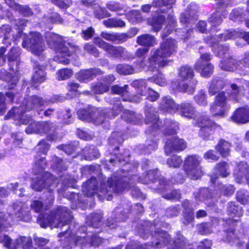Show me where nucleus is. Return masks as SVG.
I'll use <instances>...</instances> for the list:
<instances>
[{
  "mask_svg": "<svg viewBox=\"0 0 249 249\" xmlns=\"http://www.w3.org/2000/svg\"><path fill=\"white\" fill-rule=\"evenodd\" d=\"M231 142L224 139H220L217 144L214 146V149L222 158H227L231 154Z\"/></svg>",
  "mask_w": 249,
  "mask_h": 249,
  "instance_id": "bb28decb",
  "label": "nucleus"
},
{
  "mask_svg": "<svg viewBox=\"0 0 249 249\" xmlns=\"http://www.w3.org/2000/svg\"><path fill=\"white\" fill-rule=\"evenodd\" d=\"M176 112L182 117L189 120H196L197 110L193 103L190 101H184L177 104Z\"/></svg>",
  "mask_w": 249,
  "mask_h": 249,
  "instance_id": "a211bd4d",
  "label": "nucleus"
},
{
  "mask_svg": "<svg viewBox=\"0 0 249 249\" xmlns=\"http://www.w3.org/2000/svg\"><path fill=\"white\" fill-rule=\"evenodd\" d=\"M156 221L154 222L149 227L153 238L152 245H140L139 243L134 242L128 244L125 249H154L155 248H160L170 243V236L167 232L160 230L157 227Z\"/></svg>",
  "mask_w": 249,
  "mask_h": 249,
  "instance_id": "20e7f679",
  "label": "nucleus"
},
{
  "mask_svg": "<svg viewBox=\"0 0 249 249\" xmlns=\"http://www.w3.org/2000/svg\"><path fill=\"white\" fill-rule=\"evenodd\" d=\"M43 178H40L36 180L32 185V188L37 191H41L46 186L50 185L51 183V174L50 172H45Z\"/></svg>",
  "mask_w": 249,
  "mask_h": 249,
  "instance_id": "2f4dec72",
  "label": "nucleus"
},
{
  "mask_svg": "<svg viewBox=\"0 0 249 249\" xmlns=\"http://www.w3.org/2000/svg\"><path fill=\"white\" fill-rule=\"evenodd\" d=\"M201 162V159L198 155H188L184 160L183 170L184 171H202Z\"/></svg>",
  "mask_w": 249,
  "mask_h": 249,
  "instance_id": "aec40b11",
  "label": "nucleus"
},
{
  "mask_svg": "<svg viewBox=\"0 0 249 249\" xmlns=\"http://www.w3.org/2000/svg\"><path fill=\"white\" fill-rule=\"evenodd\" d=\"M81 155L82 159L87 160H92L100 157V153L96 146L88 144L82 148L80 152L77 153L76 156Z\"/></svg>",
  "mask_w": 249,
  "mask_h": 249,
  "instance_id": "5701e85b",
  "label": "nucleus"
},
{
  "mask_svg": "<svg viewBox=\"0 0 249 249\" xmlns=\"http://www.w3.org/2000/svg\"><path fill=\"white\" fill-rule=\"evenodd\" d=\"M19 48L13 47L11 48L8 53V64L9 70L14 71L17 70L19 65Z\"/></svg>",
  "mask_w": 249,
  "mask_h": 249,
  "instance_id": "393cba45",
  "label": "nucleus"
},
{
  "mask_svg": "<svg viewBox=\"0 0 249 249\" xmlns=\"http://www.w3.org/2000/svg\"><path fill=\"white\" fill-rule=\"evenodd\" d=\"M49 21L53 24H62L63 19L57 12H52L49 17Z\"/></svg>",
  "mask_w": 249,
  "mask_h": 249,
  "instance_id": "774afa93",
  "label": "nucleus"
},
{
  "mask_svg": "<svg viewBox=\"0 0 249 249\" xmlns=\"http://www.w3.org/2000/svg\"><path fill=\"white\" fill-rule=\"evenodd\" d=\"M212 59V56L209 53H201L199 58L196 60L195 64L198 66H201L202 64L205 63H211L210 61Z\"/></svg>",
  "mask_w": 249,
  "mask_h": 249,
  "instance_id": "69168bd1",
  "label": "nucleus"
},
{
  "mask_svg": "<svg viewBox=\"0 0 249 249\" xmlns=\"http://www.w3.org/2000/svg\"><path fill=\"white\" fill-rule=\"evenodd\" d=\"M194 67H192L188 64L181 65L178 69V79L172 81L170 84V89L172 92L185 93L189 87L187 83L182 82L189 81L192 84V92L193 93L198 82L194 78L195 72Z\"/></svg>",
  "mask_w": 249,
  "mask_h": 249,
  "instance_id": "f03ea898",
  "label": "nucleus"
},
{
  "mask_svg": "<svg viewBox=\"0 0 249 249\" xmlns=\"http://www.w3.org/2000/svg\"><path fill=\"white\" fill-rule=\"evenodd\" d=\"M177 104L175 103L174 99L169 96L162 97L158 106L159 110L163 112L171 113L176 111Z\"/></svg>",
  "mask_w": 249,
  "mask_h": 249,
  "instance_id": "a878e982",
  "label": "nucleus"
},
{
  "mask_svg": "<svg viewBox=\"0 0 249 249\" xmlns=\"http://www.w3.org/2000/svg\"><path fill=\"white\" fill-rule=\"evenodd\" d=\"M82 240H85L87 242L89 243L91 246H98L102 242V239L96 234L93 235L90 238L89 236L86 238H85L84 237H77L76 242L77 243H84V242L81 241Z\"/></svg>",
  "mask_w": 249,
  "mask_h": 249,
  "instance_id": "37998d69",
  "label": "nucleus"
},
{
  "mask_svg": "<svg viewBox=\"0 0 249 249\" xmlns=\"http://www.w3.org/2000/svg\"><path fill=\"white\" fill-rule=\"evenodd\" d=\"M80 85L78 83L70 81L67 83V89L69 92L74 95L81 94V91L78 89Z\"/></svg>",
  "mask_w": 249,
  "mask_h": 249,
  "instance_id": "bf43d9fd",
  "label": "nucleus"
},
{
  "mask_svg": "<svg viewBox=\"0 0 249 249\" xmlns=\"http://www.w3.org/2000/svg\"><path fill=\"white\" fill-rule=\"evenodd\" d=\"M57 148L64 152L68 155H71L76 153L79 148V144L76 142H71L68 144H62Z\"/></svg>",
  "mask_w": 249,
  "mask_h": 249,
  "instance_id": "f704fd0d",
  "label": "nucleus"
},
{
  "mask_svg": "<svg viewBox=\"0 0 249 249\" xmlns=\"http://www.w3.org/2000/svg\"><path fill=\"white\" fill-rule=\"evenodd\" d=\"M194 126L198 127V136L204 141L211 139L216 130L221 129V126L207 115H201L196 120Z\"/></svg>",
  "mask_w": 249,
  "mask_h": 249,
  "instance_id": "423d86ee",
  "label": "nucleus"
},
{
  "mask_svg": "<svg viewBox=\"0 0 249 249\" xmlns=\"http://www.w3.org/2000/svg\"><path fill=\"white\" fill-rule=\"evenodd\" d=\"M136 43L139 45L148 49L157 44L155 37L149 34H143L138 36Z\"/></svg>",
  "mask_w": 249,
  "mask_h": 249,
  "instance_id": "cd10ccee",
  "label": "nucleus"
},
{
  "mask_svg": "<svg viewBox=\"0 0 249 249\" xmlns=\"http://www.w3.org/2000/svg\"><path fill=\"white\" fill-rule=\"evenodd\" d=\"M15 211L16 215L20 219L23 218V217L27 215L29 213L28 208L23 204H20L15 209Z\"/></svg>",
  "mask_w": 249,
  "mask_h": 249,
  "instance_id": "052dcab7",
  "label": "nucleus"
},
{
  "mask_svg": "<svg viewBox=\"0 0 249 249\" xmlns=\"http://www.w3.org/2000/svg\"><path fill=\"white\" fill-rule=\"evenodd\" d=\"M166 163L170 168H178L182 165L183 160L181 156L174 155L167 159Z\"/></svg>",
  "mask_w": 249,
  "mask_h": 249,
  "instance_id": "c03bdc74",
  "label": "nucleus"
},
{
  "mask_svg": "<svg viewBox=\"0 0 249 249\" xmlns=\"http://www.w3.org/2000/svg\"><path fill=\"white\" fill-rule=\"evenodd\" d=\"M116 71L123 75H130L134 73V68L132 65L127 64H119L116 67Z\"/></svg>",
  "mask_w": 249,
  "mask_h": 249,
  "instance_id": "ea45409f",
  "label": "nucleus"
},
{
  "mask_svg": "<svg viewBox=\"0 0 249 249\" xmlns=\"http://www.w3.org/2000/svg\"><path fill=\"white\" fill-rule=\"evenodd\" d=\"M237 61L232 57L223 59L220 62L222 70L227 71H233L237 67Z\"/></svg>",
  "mask_w": 249,
  "mask_h": 249,
  "instance_id": "c9c22d12",
  "label": "nucleus"
},
{
  "mask_svg": "<svg viewBox=\"0 0 249 249\" xmlns=\"http://www.w3.org/2000/svg\"><path fill=\"white\" fill-rule=\"evenodd\" d=\"M47 42L51 48H53L56 53L65 56H71L72 53L65 45V43L58 40V35L54 33H51L47 37Z\"/></svg>",
  "mask_w": 249,
  "mask_h": 249,
  "instance_id": "4468645a",
  "label": "nucleus"
},
{
  "mask_svg": "<svg viewBox=\"0 0 249 249\" xmlns=\"http://www.w3.org/2000/svg\"><path fill=\"white\" fill-rule=\"evenodd\" d=\"M177 48L176 40L169 38L160 42L158 49L167 58L177 52Z\"/></svg>",
  "mask_w": 249,
  "mask_h": 249,
  "instance_id": "4be33fe9",
  "label": "nucleus"
},
{
  "mask_svg": "<svg viewBox=\"0 0 249 249\" xmlns=\"http://www.w3.org/2000/svg\"><path fill=\"white\" fill-rule=\"evenodd\" d=\"M177 24L176 20L172 18L168 20V24L166 25L164 31L161 35V37L163 40H165L166 39L165 38L175 29Z\"/></svg>",
  "mask_w": 249,
  "mask_h": 249,
  "instance_id": "3c124183",
  "label": "nucleus"
},
{
  "mask_svg": "<svg viewBox=\"0 0 249 249\" xmlns=\"http://www.w3.org/2000/svg\"><path fill=\"white\" fill-rule=\"evenodd\" d=\"M170 61L158 49H156L148 58V70L155 71L169 65Z\"/></svg>",
  "mask_w": 249,
  "mask_h": 249,
  "instance_id": "9d476101",
  "label": "nucleus"
},
{
  "mask_svg": "<svg viewBox=\"0 0 249 249\" xmlns=\"http://www.w3.org/2000/svg\"><path fill=\"white\" fill-rule=\"evenodd\" d=\"M0 243H2L8 249H17L20 246L17 245V240L13 242L8 236L5 234L0 235Z\"/></svg>",
  "mask_w": 249,
  "mask_h": 249,
  "instance_id": "49530a36",
  "label": "nucleus"
},
{
  "mask_svg": "<svg viewBox=\"0 0 249 249\" xmlns=\"http://www.w3.org/2000/svg\"><path fill=\"white\" fill-rule=\"evenodd\" d=\"M73 218L71 211L67 207L60 206L51 215L45 214L39 217L37 222L42 228L48 226L53 228H61L66 225Z\"/></svg>",
  "mask_w": 249,
  "mask_h": 249,
  "instance_id": "7ed1b4c3",
  "label": "nucleus"
},
{
  "mask_svg": "<svg viewBox=\"0 0 249 249\" xmlns=\"http://www.w3.org/2000/svg\"><path fill=\"white\" fill-rule=\"evenodd\" d=\"M17 245H20L23 249H31L32 248V240L30 238L22 236L17 239Z\"/></svg>",
  "mask_w": 249,
  "mask_h": 249,
  "instance_id": "6e6d98bb",
  "label": "nucleus"
},
{
  "mask_svg": "<svg viewBox=\"0 0 249 249\" xmlns=\"http://www.w3.org/2000/svg\"><path fill=\"white\" fill-rule=\"evenodd\" d=\"M15 8L17 11L24 17L31 16L33 14L32 9L28 6L16 4Z\"/></svg>",
  "mask_w": 249,
  "mask_h": 249,
  "instance_id": "4d7b16f0",
  "label": "nucleus"
},
{
  "mask_svg": "<svg viewBox=\"0 0 249 249\" xmlns=\"http://www.w3.org/2000/svg\"><path fill=\"white\" fill-rule=\"evenodd\" d=\"M165 19V17L163 15H157L153 17L151 23L153 30L156 32H159L161 29Z\"/></svg>",
  "mask_w": 249,
  "mask_h": 249,
  "instance_id": "a19ab883",
  "label": "nucleus"
},
{
  "mask_svg": "<svg viewBox=\"0 0 249 249\" xmlns=\"http://www.w3.org/2000/svg\"><path fill=\"white\" fill-rule=\"evenodd\" d=\"M108 187L111 191L120 193L124 190L132 188V195L139 197L141 195L140 190L134 185L132 179L127 177L120 178L116 176H112L107 181Z\"/></svg>",
  "mask_w": 249,
  "mask_h": 249,
  "instance_id": "0eeeda50",
  "label": "nucleus"
},
{
  "mask_svg": "<svg viewBox=\"0 0 249 249\" xmlns=\"http://www.w3.org/2000/svg\"><path fill=\"white\" fill-rule=\"evenodd\" d=\"M29 47L32 53L37 56H40L44 51V43L40 35L32 36L29 39Z\"/></svg>",
  "mask_w": 249,
  "mask_h": 249,
  "instance_id": "b1692460",
  "label": "nucleus"
},
{
  "mask_svg": "<svg viewBox=\"0 0 249 249\" xmlns=\"http://www.w3.org/2000/svg\"><path fill=\"white\" fill-rule=\"evenodd\" d=\"M194 68L202 77L208 78L213 74L214 67L211 63H206L200 66L194 64Z\"/></svg>",
  "mask_w": 249,
  "mask_h": 249,
  "instance_id": "473e14b6",
  "label": "nucleus"
},
{
  "mask_svg": "<svg viewBox=\"0 0 249 249\" xmlns=\"http://www.w3.org/2000/svg\"><path fill=\"white\" fill-rule=\"evenodd\" d=\"M144 113L145 123L147 124H151L150 126V130L156 131L160 129V127L158 123L160 119L156 108L151 105H146L144 107Z\"/></svg>",
  "mask_w": 249,
  "mask_h": 249,
  "instance_id": "dca6fc26",
  "label": "nucleus"
},
{
  "mask_svg": "<svg viewBox=\"0 0 249 249\" xmlns=\"http://www.w3.org/2000/svg\"><path fill=\"white\" fill-rule=\"evenodd\" d=\"M48 166V162L45 157H43L39 154H36L34 156L32 164L33 171H45Z\"/></svg>",
  "mask_w": 249,
  "mask_h": 249,
  "instance_id": "c756f323",
  "label": "nucleus"
},
{
  "mask_svg": "<svg viewBox=\"0 0 249 249\" xmlns=\"http://www.w3.org/2000/svg\"><path fill=\"white\" fill-rule=\"evenodd\" d=\"M187 143L185 140L178 136L168 139L164 146V152L168 156L173 152L179 153L187 148Z\"/></svg>",
  "mask_w": 249,
  "mask_h": 249,
  "instance_id": "9b49d317",
  "label": "nucleus"
},
{
  "mask_svg": "<svg viewBox=\"0 0 249 249\" xmlns=\"http://www.w3.org/2000/svg\"><path fill=\"white\" fill-rule=\"evenodd\" d=\"M230 119L237 124L249 122V107L246 106L238 107L234 111Z\"/></svg>",
  "mask_w": 249,
  "mask_h": 249,
  "instance_id": "412c9836",
  "label": "nucleus"
},
{
  "mask_svg": "<svg viewBox=\"0 0 249 249\" xmlns=\"http://www.w3.org/2000/svg\"><path fill=\"white\" fill-rule=\"evenodd\" d=\"M56 74L58 80H66L72 75V71L71 69L63 68L57 71Z\"/></svg>",
  "mask_w": 249,
  "mask_h": 249,
  "instance_id": "864d4df0",
  "label": "nucleus"
},
{
  "mask_svg": "<svg viewBox=\"0 0 249 249\" xmlns=\"http://www.w3.org/2000/svg\"><path fill=\"white\" fill-rule=\"evenodd\" d=\"M247 17L246 11L242 8L233 9L230 14V19L234 22H242Z\"/></svg>",
  "mask_w": 249,
  "mask_h": 249,
  "instance_id": "72a5a7b5",
  "label": "nucleus"
},
{
  "mask_svg": "<svg viewBox=\"0 0 249 249\" xmlns=\"http://www.w3.org/2000/svg\"><path fill=\"white\" fill-rule=\"evenodd\" d=\"M236 30H227L224 33L218 34L216 36L218 41H226L228 40L236 38Z\"/></svg>",
  "mask_w": 249,
  "mask_h": 249,
  "instance_id": "a18cd8bd",
  "label": "nucleus"
},
{
  "mask_svg": "<svg viewBox=\"0 0 249 249\" xmlns=\"http://www.w3.org/2000/svg\"><path fill=\"white\" fill-rule=\"evenodd\" d=\"M94 114V111L88 108H80L77 111L78 118L83 121H91Z\"/></svg>",
  "mask_w": 249,
  "mask_h": 249,
  "instance_id": "09e8293b",
  "label": "nucleus"
},
{
  "mask_svg": "<svg viewBox=\"0 0 249 249\" xmlns=\"http://www.w3.org/2000/svg\"><path fill=\"white\" fill-rule=\"evenodd\" d=\"M123 140L120 137H111L108 139L107 152L108 154L114 156L115 159H110L107 160H101V164H90L82 166L81 171H101L103 167L105 170L116 171H125L122 169L123 166L129 164V154L126 153V150L123 153H120V147L122 145ZM126 171H129L127 170Z\"/></svg>",
  "mask_w": 249,
  "mask_h": 249,
  "instance_id": "f257e3e1",
  "label": "nucleus"
},
{
  "mask_svg": "<svg viewBox=\"0 0 249 249\" xmlns=\"http://www.w3.org/2000/svg\"><path fill=\"white\" fill-rule=\"evenodd\" d=\"M38 146V150L36 152V154H41L47 155L48 151L49 150L51 145L48 143L45 139H43L41 140L37 143V145Z\"/></svg>",
  "mask_w": 249,
  "mask_h": 249,
  "instance_id": "5fc2aeb1",
  "label": "nucleus"
},
{
  "mask_svg": "<svg viewBox=\"0 0 249 249\" xmlns=\"http://www.w3.org/2000/svg\"><path fill=\"white\" fill-rule=\"evenodd\" d=\"M98 184L96 179L92 177L83 185L82 187L83 193L87 196H91L98 192L106 194L108 192L107 186L104 182H101L100 188H99Z\"/></svg>",
  "mask_w": 249,
  "mask_h": 249,
  "instance_id": "2eb2a0df",
  "label": "nucleus"
},
{
  "mask_svg": "<svg viewBox=\"0 0 249 249\" xmlns=\"http://www.w3.org/2000/svg\"><path fill=\"white\" fill-rule=\"evenodd\" d=\"M33 73L31 79V87L38 89L40 85L47 80L46 66L41 65L38 61L34 62Z\"/></svg>",
  "mask_w": 249,
  "mask_h": 249,
  "instance_id": "f8f14e48",
  "label": "nucleus"
},
{
  "mask_svg": "<svg viewBox=\"0 0 249 249\" xmlns=\"http://www.w3.org/2000/svg\"><path fill=\"white\" fill-rule=\"evenodd\" d=\"M84 50L86 52L95 57H98L100 55V52L96 47L89 43H86L84 44Z\"/></svg>",
  "mask_w": 249,
  "mask_h": 249,
  "instance_id": "13d9d810",
  "label": "nucleus"
},
{
  "mask_svg": "<svg viewBox=\"0 0 249 249\" xmlns=\"http://www.w3.org/2000/svg\"><path fill=\"white\" fill-rule=\"evenodd\" d=\"M27 20L25 19L19 18L15 20V25L18 30L17 33L18 36H21L23 30L27 26Z\"/></svg>",
  "mask_w": 249,
  "mask_h": 249,
  "instance_id": "338daca9",
  "label": "nucleus"
},
{
  "mask_svg": "<svg viewBox=\"0 0 249 249\" xmlns=\"http://www.w3.org/2000/svg\"><path fill=\"white\" fill-rule=\"evenodd\" d=\"M194 100L200 106L206 107L208 105L207 95L204 89L199 90L194 96Z\"/></svg>",
  "mask_w": 249,
  "mask_h": 249,
  "instance_id": "79ce46f5",
  "label": "nucleus"
},
{
  "mask_svg": "<svg viewBox=\"0 0 249 249\" xmlns=\"http://www.w3.org/2000/svg\"><path fill=\"white\" fill-rule=\"evenodd\" d=\"M53 127V123L50 121H34L27 126L26 132L27 133L47 134L52 131Z\"/></svg>",
  "mask_w": 249,
  "mask_h": 249,
  "instance_id": "f3484780",
  "label": "nucleus"
},
{
  "mask_svg": "<svg viewBox=\"0 0 249 249\" xmlns=\"http://www.w3.org/2000/svg\"><path fill=\"white\" fill-rule=\"evenodd\" d=\"M121 112H123L124 115H129L131 117L134 116L135 114L133 111L124 109L122 104L119 103L114 104L111 108H105L97 113L96 111H94L95 114L91 121H93L96 125L102 124L106 118H114Z\"/></svg>",
  "mask_w": 249,
  "mask_h": 249,
  "instance_id": "6e6552de",
  "label": "nucleus"
},
{
  "mask_svg": "<svg viewBox=\"0 0 249 249\" xmlns=\"http://www.w3.org/2000/svg\"><path fill=\"white\" fill-rule=\"evenodd\" d=\"M211 46L213 48V52L219 57H223L229 51V46L225 45L212 42Z\"/></svg>",
  "mask_w": 249,
  "mask_h": 249,
  "instance_id": "58836bf2",
  "label": "nucleus"
},
{
  "mask_svg": "<svg viewBox=\"0 0 249 249\" xmlns=\"http://www.w3.org/2000/svg\"><path fill=\"white\" fill-rule=\"evenodd\" d=\"M106 7L112 12H118L122 11L124 7L119 2L111 0L106 4Z\"/></svg>",
  "mask_w": 249,
  "mask_h": 249,
  "instance_id": "e2e57ef3",
  "label": "nucleus"
},
{
  "mask_svg": "<svg viewBox=\"0 0 249 249\" xmlns=\"http://www.w3.org/2000/svg\"><path fill=\"white\" fill-rule=\"evenodd\" d=\"M228 98L226 92L219 91L215 95L213 102L210 105V111L213 117L223 118L227 115L229 107H227Z\"/></svg>",
  "mask_w": 249,
  "mask_h": 249,
  "instance_id": "1a4fd4ad",
  "label": "nucleus"
},
{
  "mask_svg": "<svg viewBox=\"0 0 249 249\" xmlns=\"http://www.w3.org/2000/svg\"><path fill=\"white\" fill-rule=\"evenodd\" d=\"M104 74L98 68H91L81 70L76 74V79L80 82L87 83L93 80L96 76Z\"/></svg>",
  "mask_w": 249,
  "mask_h": 249,
  "instance_id": "6ab92c4d",
  "label": "nucleus"
},
{
  "mask_svg": "<svg viewBox=\"0 0 249 249\" xmlns=\"http://www.w3.org/2000/svg\"><path fill=\"white\" fill-rule=\"evenodd\" d=\"M51 162L53 171H66L68 168L67 161L56 155L52 157Z\"/></svg>",
  "mask_w": 249,
  "mask_h": 249,
  "instance_id": "7c9ffc66",
  "label": "nucleus"
},
{
  "mask_svg": "<svg viewBox=\"0 0 249 249\" xmlns=\"http://www.w3.org/2000/svg\"><path fill=\"white\" fill-rule=\"evenodd\" d=\"M97 45L104 50L109 57L115 58H121L125 55L126 52V49L122 46H114L105 42L101 38L96 41Z\"/></svg>",
  "mask_w": 249,
  "mask_h": 249,
  "instance_id": "ddd939ff",
  "label": "nucleus"
},
{
  "mask_svg": "<svg viewBox=\"0 0 249 249\" xmlns=\"http://www.w3.org/2000/svg\"><path fill=\"white\" fill-rule=\"evenodd\" d=\"M228 211L231 216H241L243 214V210L238 205H236L234 202H231L228 204Z\"/></svg>",
  "mask_w": 249,
  "mask_h": 249,
  "instance_id": "8fccbe9b",
  "label": "nucleus"
},
{
  "mask_svg": "<svg viewBox=\"0 0 249 249\" xmlns=\"http://www.w3.org/2000/svg\"><path fill=\"white\" fill-rule=\"evenodd\" d=\"M46 101L42 97L37 95L31 96L27 101L25 109L22 107H14L9 110L5 116L6 119L13 118L16 120H20L26 111L36 110L38 114L43 110V107L45 105Z\"/></svg>",
  "mask_w": 249,
  "mask_h": 249,
  "instance_id": "39448f33",
  "label": "nucleus"
},
{
  "mask_svg": "<svg viewBox=\"0 0 249 249\" xmlns=\"http://www.w3.org/2000/svg\"><path fill=\"white\" fill-rule=\"evenodd\" d=\"M102 219V215L101 213H95L89 216L88 217V220H89L90 223L89 225L94 228H97L99 225Z\"/></svg>",
  "mask_w": 249,
  "mask_h": 249,
  "instance_id": "0e129e2a",
  "label": "nucleus"
},
{
  "mask_svg": "<svg viewBox=\"0 0 249 249\" xmlns=\"http://www.w3.org/2000/svg\"><path fill=\"white\" fill-rule=\"evenodd\" d=\"M149 52V49L145 47H140L138 48L135 51L134 55H132L130 57L131 59H134L136 57L140 59H143L145 60L147 54Z\"/></svg>",
  "mask_w": 249,
  "mask_h": 249,
  "instance_id": "680f3d73",
  "label": "nucleus"
},
{
  "mask_svg": "<svg viewBox=\"0 0 249 249\" xmlns=\"http://www.w3.org/2000/svg\"><path fill=\"white\" fill-rule=\"evenodd\" d=\"M18 79L16 75H12L10 77V79L7 82L6 86L7 89L8 90H12V91H8L5 93V95L8 97L12 102H13L16 95L18 93L17 89V86Z\"/></svg>",
  "mask_w": 249,
  "mask_h": 249,
  "instance_id": "c85d7f7f",
  "label": "nucleus"
},
{
  "mask_svg": "<svg viewBox=\"0 0 249 249\" xmlns=\"http://www.w3.org/2000/svg\"><path fill=\"white\" fill-rule=\"evenodd\" d=\"M222 21V14L217 11L213 13L209 18V22L213 26L219 25Z\"/></svg>",
  "mask_w": 249,
  "mask_h": 249,
  "instance_id": "603ef678",
  "label": "nucleus"
},
{
  "mask_svg": "<svg viewBox=\"0 0 249 249\" xmlns=\"http://www.w3.org/2000/svg\"><path fill=\"white\" fill-rule=\"evenodd\" d=\"M103 24L107 28L123 27L125 26V22L121 19L115 18H109L103 22Z\"/></svg>",
  "mask_w": 249,
  "mask_h": 249,
  "instance_id": "4c0bfd02",
  "label": "nucleus"
},
{
  "mask_svg": "<svg viewBox=\"0 0 249 249\" xmlns=\"http://www.w3.org/2000/svg\"><path fill=\"white\" fill-rule=\"evenodd\" d=\"M177 239L173 242L168 249H184L186 246V243L185 241L184 237L180 233L177 234Z\"/></svg>",
  "mask_w": 249,
  "mask_h": 249,
  "instance_id": "de8ad7c7",
  "label": "nucleus"
},
{
  "mask_svg": "<svg viewBox=\"0 0 249 249\" xmlns=\"http://www.w3.org/2000/svg\"><path fill=\"white\" fill-rule=\"evenodd\" d=\"M90 90L95 94H103L109 91V87L101 82H95L91 84Z\"/></svg>",
  "mask_w": 249,
  "mask_h": 249,
  "instance_id": "e433bc0d",
  "label": "nucleus"
}]
</instances>
